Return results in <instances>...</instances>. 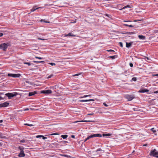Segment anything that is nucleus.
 Instances as JSON below:
<instances>
[{
  "label": "nucleus",
  "mask_w": 158,
  "mask_h": 158,
  "mask_svg": "<svg viewBox=\"0 0 158 158\" xmlns=\"http://www.w3.org/2000/svg\"><path fill=\"white\" fill-rule=\"evenodd\" d=\"M102 137V134H95L93 135H91L88 137L84 140V142H85L87 140L89 139L90 138L93 137Z\"/></svg>",
  "instance_id": "1"
},
{
  "label": "nucleus",
  "mask_w": 158,
  "mask_h": 158,
  "mask_svg": "<svg viewBox=\"0 0 158 158\" xmlns=\"http://www.w3.org/2000/svg\"><path fill=\"white\" fill-rule=\"evenodd\" d=\"M150 155L151 156L158 158V151H157L155 149L151 151Z\"/></svg>",
  "instance_id": "2"
},
{
  "label": "nucleus",
  "mask_w": 158,
  "mask_h": 158,
  "mask_svg": "<svg viewBox=\"0 0 158 158\" xmlns=\"http://www.w3.org/2000/svg\"><path fill=\"white\" fill-rule=\"evenodd\" d=\"M17 94V93H15L14 94L8 93L5 94V95L9 99H10L16 96Z\"/></svg>",
  "instance_id": "3"
},
{
  "label": "nucleus",
  "mask_w": 158,
  "mask_h": 158,
  "mask_svg": "<svg viewBox=\"0 0 158 158\" xmlns=\"http://www.w3.org/2000/svg\"><path fill=\"white\" fill-rule=\"evenodd\" d=\"M8 47V45L5 43L2 44L0 45V49L3 50L4 51H6Z\"/></svg>",
  "instance_id": "4"
},
{
  "label": "nucleus",
  "mask_w": 158,
  "mask_h": 158,
  "mask_svg": "<svg viewBox=\"0 0 158 158\" xmlns=\"http://www.w3.org/2000/svg\"><path fill=\"white\" fill-rule=\"evenodd\" d=\"M21 75L20 74H12V73H8V76L11 77H19Z\"/></svg>",
  "instance_id": "5"
},
{
  "label": "nucleus",
  "mask_w": 158,
  "mask_h": 158,
  "mask_svg": "<svg viewBox=\"0 0 158 158\" xmlns=\"http://www.w3.org/2000/svg\"><path fill=\"white\" fill-rule=\"evenodd\" d=\"M126 98L128 99V101H130L132 100L134 98V97L133 95H129L127 94L125 96Z\"/></svg>",
  "instance_id": "6"
},
{
  "label": "nucleus",
  "mask_w": 158,
  "mask_h": 158,
  "mask_svg": "<svg viewBox=\"0 0 158 158\" xmlns=\"http://www.w3.org/2000/svg\"><path fill=\"white\" fill-rule=\"evenodd\" d=\"M40 93L41 94H50L52 93V91L51 90H49V89L45 90H41L40 91Z\"/></svg>",
  "instance_id": "7"
},
{
  "label": "nucleus",
  "mask_w": 158,
  "mask_h": 158,
  "mask_svg": "<svg viewBox=\"0 0 158 158\" xmlns=\"http://www.w3.org/2000/svg\"><path fill=\"white\" fill-rule=\"evenodd\" d=\"M9 103L8 102H6L4 103L0 104V107H6L9 105Z\"/></svg>",
  "instance_id": "8"
},
{
  "label": "nucleus",
  "mask_w": 158,
  "mask_h": 158,
  "mask_svg": "<svg viewBox=\"0 0 158 158\" xmlns=\"http://www.w3.org/2000/svg\"><path fill=\"white\" fill-rule=\"evenodd\" d=\"M21 150L20 153L19 154L18 156L19 157H24L25 156V154L24 153V151L23 150V149H20Z\"/></svg>",
  "instance_id": "9"
},
{
  "label": "nucleus",
  "mask_w": 158,
  "mask_h": 158,
  "mask_svg": "<svg viewBox=\"0 0 158 158\" xmlns=\"http://www.w3.org/2000/svg\"><path fill=\"white\" fill-rule=\"evenodd\" d=\"M42 7H37L36 6H34L33 7V8L31 9V12H33L35 11L36 10H37L39 8H42Z\"/></svg>",
  "instance_id": "10"
},
{
  "label": "nucleus",
  "mask_w": 158,
  "mask_h": 158,
  "mask_svg": "<svg viewBox=\"0 0 158 158\" xmlns=\"http://www.w3.org/2000/svg\"><path fill=\"white\" fill-rule=\"evenodd\" d=\"M133 43L132 42H131L129 43H128L127 42H126V47L127 48H129L131 47V45Z\"/></svg>",
  "instance_id": "11"
},
{
  "label": "nucleus",
  "mask_w": 158,
  "mask_h": 158,
  "mask_svg": "<svg viewBox=\"0 0 158 158\" xmlns=\"http://www.w3.org/2000/svg\"><path fill=\"white\" fill-rule=\"evenodd\" d=\"M149 91V90L147 89H143L139 91V92L141 93H144Z\"/></svg>",
  "instance_id": "12"
},
{
  "label": "nucleus",
  "mask_w": 158,
  "mask_h": 158,
  "mask_svg": "<svg viewBox=\"0 0 158 158\" xmlns=\"http://www.w3.org/2000/svg\"><path fill=\"white\" fill-rule=\"evenodd\" d=\"M94 99H90L89 100H80V101L81 102H87L88 101H94Z\"/></svg>",
  "instance_id": "13"
},
{
  "label": "nucleus",
  "mask_w": 158,
  "mask_h": 158,
  "mask_svg": "<svg viewBox=\"0 0 158 158\" xmlns=\"http://www.w3.org/2000/svg\"><path fill=\"white\" fill-rule=\"evenodd\" d=\"M65 36H73V37H74V36H75V35H74L73 34H72V33H68L67 34H65Z\"/></svg>",
  "instance_id": "14"
},
{
  "label": "nucleus",
  "mask_w": 158,
  "mask_h": 158,
  "mask_svg": "<svg viewBox=\"0 0 158 158\" xmlns=\"http://www.w3.org/2000/svg\"><path fill=\"white\" fill-rule=\"evenodd\" d=\"M36 94H37V92L36 91H34L32 92H29L28 95L29 96H31L35 95Z\"/></svg>",
  "instance_id": "15"
},
{
  "label": "nucleus",
  "mask_w": 158,
  "mask_h": 158,
  "mask_svg": "<svg viewBox=\"0 0 158 158\" xmlns=\"http://www.w3.org/2000/svg\"><path fill=\"white\" fill-rule=\"evenodd\" d=\"M131 6H131L127 5L126 6H125L123 7L122 9H120L119 10H122L123 9H125V8H127V7H128V8H131Z\"/></svg>",
  "instance_id": "16"
},
{
  "label": "nucleus",
  "mask_w": 158,
  "mask_h": 158,
  "mask_svg": "<svg viewBox=\"0 0 158 158\" xmlns=\"http://www.w3.org/2000/svg\"><path fill=\"white\" fill-rule=\"evenodd\" d=\"M138 37L140 39L144 40L145 39V37L143 35H139Z\"/></svg>",
  "instance_id": "17"
},
{
  "label": "nucleus",
  "mask_w": 158,
  "mask_h": 158,
  "mask_svg": "<svg viewBox=\"0 0 158 158\" xmlns=\"http://www.w3.org/2000/svg\"><path fill=\"white\" fill-rule=\"evenodd\" d=\"M111 134L108 133V134H103L102 135V136H103V137L104 136H111Z\"/></svg>",
  "instance_id": "18"
},
{
  "label": "nucleus",
  "mask_w": 158,
  "mask_h": 158,
  "mask_svg": "<svg viewBox=\"0 0 158 158\" xmlns=\"http://www.w3.org/2000/svg\"><path fill=\"white\" fill-rule=\"evenodd\" d=\"M0 138L1 139H6L7 137L5 136H4L3 135L2 133L0 132Z\"/></svg>",
  "instance_id": "19"
},
{
  "label": "nucleus",
  "mask_w": 158,
  "mask_h": 158,
  "mask_svg": "<svg viewBox=\"0 0 158 158\" xmlns=\"http://www.w3.org/2000/svg\"><path fill=\"white\" fill-rule=\"evenodd\" d=\"M135 33V32H127L125 34H126L132 35Z\"/></svg>",
  "instance_id": "20"
},
{
  "label": "nucleus",
  "mask_w": 158,
  "mask_h": 158,
  "mask_svg": "<svg viewBox=\"0 0 158 158\" xmlns=\"http://www.w3.org/2000/svg\"><path fill=\"white\" fill-rule=\"evenodd\" d=\"M33 62H34V63H35L36 64H38V63L43 62H44V61H38L33 60Z\"/></svg>",
  "instance_id": "21"
},
{
  "label": "nucleus",
  "mask_w": 158,
  "mask_h": 158,
  "mask_svg": "<svg viewBox=\"0 0 158 158\" xmlns=\"http://www.w3.org/2000/svg\"><path fill=\"white\" fill-rule=\"evenodd\" d=\"M68 135H61V137L63 138L64 139H66L68 137Z\"/></svg>",
  "instance_id": "22"
},
{
  "label": "nucleus",
  "mask_w": 158,
  "mask_h": 158,
  "mask_svg": "<svg viewBox=\"0 0 158 158\" xmlns=\"http://www.w3.org/2000/svg\"><path fill=\"white\" fill-rule=\"evenodd\" d=\"M117 57V55H114V56H110L109 57L111 58L112 59H114L115 58H116Z\"/></svg>",
  "instance_id": "23"
},
{
  "label": "nucleus",
  "mask_w": 158,
  "mask_h": 158,
  "mask_svg": "<svg viewBox=\"0 0 158 158\" xmlns=\"http://www.w3.org/2000/svg\"><path fill=\"white\" fill-rule=\"evenodd\" d=\"M90 121H89L82 120V121H75L74 122V123H77V122H90Z\"/></svg>",
  "instance_id": "24"
},
{
  "label": "nucleus",
  "mask_w": 158,
  "mask_h": 158,
  "mask_svg": "<svg viewBox=\"0 0 158 158\" xmlns=\"http://www.w3.org/2000/svg\"><path fill=\"white\" fill-rule=\"evenodd\" d=\"M23 64H27L28 66H30V65H31V64L29 62H24L23 63Z\"/></svg>",
  "instance_id": "25"
},
{
  "label": "nucleus",
  "mask_w": 158,
  "mask_h": 158,
  "mask_svg": "<svg viewBox=\"0 0 158 158\" xmlns=\"http://www.w3.org/2000/svg\"><path fill=\"white\" fill-rule=\"evenodd\" d=\"M26 82L27 83H28L30 85H33V83L29 81H26Z\"/></svg>",
  "instance_id": "26"
},
{
  "label": "nucleus",
  "mask_w": 158,
  "mask_h": 158,
  "mask_svg": "<svg viewBox=\"0 0 158 158\" xmlns=\"http://www.w3.org/2000/svg\"><path fill=\"white\" fill-rule=\"evenodd\" d=\"M151 131H152L153 133H155L156 132V131L155 130L154 128H152L151 129Z\"/></svg>",
  "instance_id": "27"
},
{
  "label": "nucleus",
  "mask_w": 158,
  "mask_h": 158,
  "mask_svg": "<svg viewBox=\"0 0 158 158\" xmlns=\"http://www.w3.org/2000/svg\"><path fill=\"white\" fill-rule=\"evenodd\" d=\"M124 26H128V27H133V26L131 25H128V24H124Z\"/></svg>",
  "instance_id": "28"
},
{
  "label": "nucleus",
  "mask_w": 158,
  "mask_h": 158,
  "mask_svg": "<svg viewBox=\"0 0 158 158\" xmlns=\"http://www.w3.org/2000/svg\"><path fill=\"white\" fill-rule=\"evenodd\" d=\"M24 125H27V126H30V127H31V126H33V125H32V124H28V123H25V124H24Z\"/></svg>",
  "instance_id": "29"
},
{
  "label": "nucleus",
  "mask_w": 158,
  "mask_h": 158,
  "mask_svg": "<svg viewBox=\"0 0 158 158\" xmlns=\"http://www.w3.org/2000/svg\"><path fill=\"white\" fill-rule=\"evenodd\" d=\"M153 33H158V30L155 29L153 31Z\"/></svg>",
  "instance_id": "30"
},
{
  "label": "nucleus",
  "mask_w": 158,
  "mask_h": 158,
  "mask_svg": "<svg viewBox=\"0 0 158 158\" xmlns=\"http://www.w3.org/2000/svg\"><path fill=\"white\" fill-rule=\"evenodd\" d=\"M25 142H26V140L24 139L21 140L20 141V142L21 143H25Z\"/></svg>",
  "instance_id": "31"
},
{
  "label": "nucleus",
  "mask_w": 158,
  "mask_h": 158,
  "mask_svg": "<svg viewBox=\"0 0 158 158\" xmlns=\"http://www.w3.org/2000/svg\"><path fill=\"white\" fill-rule=\"evenodd\" d=\"M136 78L135 77H133L132 79V80L134 81H136Z\"/></svg>",
  "instance_id": "32"
},
{
  "label": "nucleus",
  "mask_w": 158,
  "mask_h": 158,
  "mask_svg": "<svg viewBox=\"0 0 158 158\" xmlns=\"http://www.w3.org/2000/svg\"><path fill=\"white\" fill-rule=\"evenodd\" d=\"M53 74H52L51 75H50L49 76H48V77L47 78L49 79V78L52 77H53Z\"/></svg>",
  "instance_id": "33"
},
{
  "label": "nucleus",
  "mask_w": 158,
  "mask_h": 158,
  "mask_svg": "<svg viewBox=\"0 0 158 158\" xmlns=\"http://www.w3.org/2000/svg\"><path fill=\"white\" fill-rule=\"evenodd\" d=\"M119 45L121 47H123V43L122 42H120L119 43Z\"/></svg>",
  "instance_id": "34"
},
{
  "label": "nucleus",
  "mask_w": 158,
  "mask_h": 158,
  "mask_svg": "<svg viewBox=\"0 0 158 158\" xmlns=\"http://www.w3.org/2000/svg\"><path fill=\"white\" fill-rule=\"evenodd\" d=\"M107 51L109 52H114V50H111V49H110L109 50H107Z\"/></svg>",
  "instance_id": "35"
},
{
  "label": "nucleus",
  "mask_w": 158,
  "mask_h": 158,
  "mask_svg": "<svg viewBox=\"0 0 158 158\" xmlns=\"http://www.w3.org/2000/svg\"><path fill=\"white\" fill-rule=\"evenodd\" d=\"M35 57L36 58V59H40V60L43 59V58H42V57H37V56H35Z\"/></svg>",
  "instance_id": "36"
},
{
  "label": "nucleus",
  "mask_w": 158,
  "mask_h": 158,
  "mask_svg": "<svg viewBox=\"0 0 158 158\" xmlns=\"http://www.w3.org/2000/svg\"><path fill=\"white\" fill-rule=\"evenodd\" d=\"M49 64L52 66L55 65H56V64L54 63H50Z\"/></svg>",
  "instance_id": "37"
},
{
  "label": "nucleus",
  "mask_w": 158,
  "mask_h": 158,
  "mask_svg": "<svg viewBox=\"0 0 158 158\" xmlns=\"http://www.w3.org/2000/svg\"><path fill=\"white\" fill-rule=\"evenodd\" d=\"M90 96V95H85L83 97H81V98H84L86 97H87L88 96Z\"/></svg>",
  "instance_id": "38"
},
{
  "label": "nucleus",
  "mask_w": 158,
  "mask_h": 158,
  "mask_svg": "<svg viewBox=\"0 0 158 158\" xmlns=\"http://www.w3.org/2000/svg\"><path fill=\"white\" fill-rule=\"evenodd\" d=\"M43 136L42 135H38L36 136L37 138L42 137Z\"/></svg>",
  "instance_id": "39"
},
{
  "label": "nucleus",
  "mask_w": 158,
  "mask_h": 158,
  "mask_svg": "<svg viewBox=\"0 0 158 158\" xmlns=\"http://www.w3.org/2000/svg\"><path fill=\"white\" fill-rule=\"evenodd\" d=\"M80 74H81V73H77V74H75V75H73V76H79Z\"/></svg>",
  "instance_id": "40"
},
{
  "label": "nucleus",
  "mask_w": 158,
  "mask_h": 158,
  "mask_svg": "<svg viewBox=\"0 0 158 158\" xmlns=\"http://www.w3.org/2000/svg\"><path fill=\"white\" fill-rule=\"evenodd\" d=\"M103 151L102 150L100 149H97L96 152H98L99 151Z\"/></svg>",
  "instance_id": "41"
},
{
  "label": "nucleus",
  "mask_w": 158,
  "mask_h": 158,
  "mask_svg": "<svg viewBox=\"0 0 158 158\" xmlns=\"http://www.w3.org/2000/svg\"><path fill=\"white\" fill-rule=\"evenodd\" d=\"M129 65L131 67H132L133 66V64L132 63H130Z\"/></svg>",
  "instance_id": "42"
},
{
  "label": "nucleus",
  "mask_w": 158,
  "mask_h": 158,
  "mask_svg": "<svg viewBox=\"0 0 158 158\" xmlns=\"http://www.w3.org/2000/svg\"><path fill=\"white\" fill-rule=\"evenodd\" d=\"M5 98V97L4 98H3L1 96H0V100H3L4 99V98Z\"/></svg>",
  "instance_id": "43"
},
{
  "label": "nucleus",
  "mask_w": 158,
  "mask_h": 158,
  "mask_svg": "<svg viewBox=\"0 0 158 158\" xmlns=\"http://www.w3.org/2000/svg\"><path fill=\"white\" fill-rule=\"evenodd\" d=\"M103 105H104L105 106H106V107H107L108 106L107 104H106L105 103H103Z\"/></svg>",
  "instance_id": "44"
},
{
  "label": "nucleus",
  "mask_w": 158,
  "mask_h": 158,
  "mask_svg": "<svg viewBox=\"0 0 158 158\" xmlns=\"http://www.w3.org/2000/svg\"><path fill=\"white\" fill-rule=\"evenodd\" d=\"M63 156H65V157H68V156L70 157V156H68V155H63Z\"/></svg>",
  "instance_id": "45"
},
{
  "label": "nucleus",
  "mask_w": 158,
  "mask_h": 158,
  "mask_svg": "<svg viewBox=\"0 0 158 158\" xmlns=\"http://www.w3.org/2000/svg\"><path fill=\"white\" fill-rule=\"evenodd\" d=\"M4 94V93L3 92H0V96Z\"/></svg>",
  "instance_id": "46"
},
{
  "label": "nucleus",
  "mask_w": 158,
  "mask_h": 158,
  "mask_svg": "<svg viewBox=\"0 0 158 158\" xmlns=\"http://www.w3.org/2000/svg\"><path fill=\"white\" fill-rule=\"evenodd\" d=\"M147 145H148V144H143V145L142 146V147H143L144 146H147Z\"/></svg>",
  "instance_id": "47"
},
{
  "label": "nucleus",
  "mask_w": 158,
  "mask_h": 158,
  "mask_svg": "<svg viewBox=\"0 0 158 158\" xmlns=\"http://www.w3.org/2000/svg\"><path fill=\"white\" fill-rule=\"evenodd\" d=\"M42 137L43 139H47V137H45L44 136H43H43H42Z\"/></svg>",
  "instance_id": "48"
},
{
  "label": "nucleus",
  "mask_w": 158,
  "mask_h": 158,
  "mask_svg": "<svg viewBox=\"0 0 158 158\" xmlns=\"http://www.w3.org/2000/svg\"><path fill=\"white\" fill-rule=\"evenodd\" d=\"M57 134H57V133H53V134H50V135H57Z\"/></svg>",
  "instance_id": "49"
},
{
  "label": "nucleus",
  "mask_w": 158,
  "mask_h": 158,
  "mask_svg": "<svg viewBox=\"0 0 158 158\" xmlns=\"http://www.w3.org/2000/svg\"><path fill=\"white\" fill-rule=\"evenodd\" d=\"M71 137L73 138H75V136L74 135H72L71 136Z\"/></svg>",
  "instance_id": "50"
},
{
  "label": "nucleus",
  "mask_w": 158,
  "mask_h": 158,
  "mask_svg": "<svg viewBox=\"0 0 158 158\" xmlns=\"http://www.w3.org/2000/svg\"><path fill=\"white\" fill-rule=\"evenodd\" d=\"M154 94H157L158 93V90L155 91L154 92Z\"/></svg>",
  "instance_id": "51"
},
{
  "label": "nucleus",
  "mask_w": 158,
  "mask_h": 158,
  "mask_svg": "<svg viewBox=\"0 0 158 158\" xmlns=\"http://www.w3.org/2000/svg\"><path fill=\"white\" fill-rule=\"evenodd\" d=\"M3 35V33H0V37L2 36Z\"/></svg>",
  "instance_id": "52"
},
{
  "label": "nucleus",
  "mask_w": 158,
  "mask_h": 158,
  "mask_svg": "<svg viewBox=\"0 0 158 158\" xmlns=\"http://www.w3.org/2000/svg\"><path fill=\"white\" fill-rule=\"evenodd\" d=\"M29 109L28 108H27L25 109L24 110V111H27V110H29Z\"/></svg>",
  "instance_id": "53"
},
{
  "label": "nucleus",
  "mask_w": 158,
  "mask_h": 158,
  "mask_svg": "<svg viewBox=\"0 0 158 158\" xmlns=\"http://www.w3.org/2000/svg\"><path fill=\"white\" fill-rule=\"evenodd\" d=\"M44 22H45L46 23H50L48 21H44Z\"/></svg>",
  "instance_id": "54"
},
{
  "label": "nucleus",
  "mask_w": 158,
  "mask_h": 158,
  "mask_svg": "<svg viewBox=\"0 0 158 158\" xmlns=\"http://www.w3.org/2000/svg\"><path fill=\"white\" fill-rule=\"evenodd\" d=\"M68 143L67 141H64L63 142V143Z\"/></svg>",
  "instance_id": "55"
},
{
  "label": "nucleus",
  "mask_w": 158,
  "mask_h": 158,
  "mask_svg": "<svg viewBox=\"0 0 158 158\" xmlns=\"http://www.w3.org/2000/svg\"><path fill=\"white\" fill-rule=\"evenodd\" d=\"M145 58L148 60H150V58L148 57H146Z\"/></svg>",
  "instance_id": "56"
},
{
  "label": "nucleus",
  "mask_w": 158,
  "mask_h": 158,
  "mask_svg": "<svg viewBox=\"0 0 158 158\" xmlns=\"http://www.w3.org/2000/svg\"><path fill=\"white\" fill-rule=\"evenodd\" d=\"M3 122V120H0V123H2ZM2 125L1 124H0V126Z\"/></svg>",
  "instance_id": "57"
},
{
  "label": "nucleus",
  "mask_w": 158,
  "mask_h": 158,
  "mask_svg": "<svg viewBox=\"0 0 158 158\" xmlns=\"http://www.w3.org/2000/svg\"><path fill=\"white\" fill-rule=\"evenodd\" d=\"M40 21H41V22H44V21H45V20H44V19H42L40 20Z\"/></svg>",
  "instance_id": "58"
},
{
  "label": "nucleus",
  "mask_w": 158,
  "mask_h": 158,
  "mask_svg": "<svg viewBox=\"0 0 158 158\" xmlns=\"http://www.w3.org/2000/svg\"><path fill=\"white\" fill-rule=\"evenodd\" d=\"M154 76L158 77V74L154 75Z\"/></svg>",
  "instance_id": "59"
},
{
  "label": "nucleus",
  "mask_w": 158,
  "mask_h": 158,
  "mask_svg": "<svg viewBox=\"0 0 158 158\" xmlns=\"http://www.w3.org/2000/svg\"><path fill=\"white\" fill-rule=\"evenodd\" d=\"M129 21H127V20H124L123 21V22H129Z\"/></svg>",
  "instance_id": "60"
},
{
  "label": "nucleus",
  "mask_w": 158,
  "mask_h": 158,
  "mask_svg": "<svg viewBox=\"0 0 158 158\" xmlns=\"http://www.w3.org/2000/svg\"><path fill=\"white\" fill-rule=\"evenodd\" d=\"M93 114H89L88 115H92Z\"/></svg>",
  "instance_id": "61"
},
{
  "label": "nucleus",
  "mask_w": 158,
  "mask_h": 158,
  "mask_svg": "<svg viewBox=\"0 0 158 158\" xmlns=\"http://www.w3.org/2000/svg\"><path fill=\"white\" fill-rule=\"evenodd\" d=\"M76 19H75L74 22L73 23H76Z\"/></svg>",
  "instance_id": "62"
},
{
  "label": "nucleus",
  "mask_w": 158,
  "mask_h": 158,
  "mask_svg": "<svg viewBox=\"0 0 158 158\" xmlns=\"http://www.w3.org/2000/svg\"><path fill=\"white\" fill-rule=\"evenodd\" d=\"M2 145V144L1 143H0V147Z\"/></svg>",
  "instance_id": "63"
},
{
  "label": "nucleus",
  "mask_w": 158,
  "mask_h": 158,
  "mask_svg": "<svg viewBox=\"0 0 158 158\" xmlns=\"http://www.w3.org/2000/svg\"><path fill=\"white\" fill-rule=\"evenodd\" d=\"M99 146H101V143H99V145H98V146H99Z\"/></svg>",
  "instance_id": "64"
}]
</instances>
